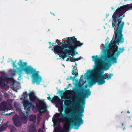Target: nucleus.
Returning a JSON list of instances; mask_svg holds the SVG:
<instances>
[{
	"instance_id": "nucleus-10",
	"label": "nucleus",
	"mask_w": 132,
	"mask_h": 132,
	"mask_svg": "<svg viewBox=\"0 0 132 132\" xmlns=\"http://www.w3.org/2000/svg\"><path fill=\"white\" fill-rule=\"evenodd\" d=\"M23 94L24 98H23V101H22L21 103L23 104L25 110L27 111L26 112L27 115H28L29 114L28 111L30 110V107L31 104L29 101L26 100V97L28 95L27 92H26L23 93Z\"/></svg>"
},
{
	"instance_id": "nucleus-38",
	"label": "nucleus",
	"mask_w": 132,
	"mask_h": 132,
	"mask_svg": "<svg viewBox=\"0 0 132 132\" xmlns=\"http://www.w3.org/2000/svg\"><path fill=\"white\" fill-rule=\"evenodd\" d=\"M71 92L72 91L70 90H67L65 91L66 93L67 94H69V93H71Z\"/></svg>"
},
{
	"instance_id": "nucleus-63",
	"label": "nucleus",
	"mask_w": 132,
	"mask_h": 132,
	"mask_svg": "<svg viewBox=\"0 0 132 132\" xmlns=\"http://www.w3.org/2000/svg\"><path fill=\"white\" fill-rule=\"evenodd\" d=\"M130 127H131L132 128V125L130 126Z\"/></svg>"
},
{
	"instance_id": "nucleus-7",
	"label": "nucleus",
	"mask_w": 132,
	"mask_h": 132,
	"mask_svg": "<svg viewBox=\"0 0 132 132\" xmlns=\"http://www.w3.org/2000/svg\"><path fill=\"white\" fill-rule=\"evenodd\" d=\"M122 32L116 30L115 32L114 42L111 43L109 45V48L111 50L114 49V48L117 45H118L119 43H122L124 42V38Z\"/></svg>"
},
{
	"instance_id": "nucleus-35",
	"label": "nucleus",
	"mask_w": 132,
	"mask_h": 132,
	"mask_svg": "<svg viewBox=\"0 0 132 132\" xmlns=\"http://www.w3.org/2000/svg\"><path fill=\"white\" fill-rule=\"evenodd\" d=\"M59 103L60 104V105H62L63 104V101L61 100H60H60L58 101Z\"/></svg>"
},
{
	"instance_id": "nucleus-55",
	"label": "nucleus",
	"mask_w": 132,
	"mask_h": 132,
	"mask_svg": "<svg viewBox=\"0 0 132 132\" xmlns=\"http://www.w3.org/2000/svg\"><path fill=\"white\" fill-rule=\"evenodd\" d=\"M80 94L79 93H78L77 94V96L78 97H79Z\"/></svg>"
},
{
	"instance_id": "nucleus-6",
	"label": "nucleus",
	"mask_w": 132,
	"mask_h": 132,
	"mask_svg": "<svg viewBox=\"0 0 132 132\" xmlns=\"http://www.w3.org/2000/svg\"><path fill=\"white\" fill-rule=\"evenodd\" d=\"M61 114L62 115V118H60L59 119V122H65L63 125V128L62 129L60 128H57V129L58 130V132H68L70 130V128H72L73 126L71 123L70 124L69 123L68 121V118L66 116V115L63 114L62 113Z\"/></svg>"
},
{
	"instance_id": "nucleus-5",
	"label": "nucleus",
	"mask_w": 132,
	"mask_h": 132,
	"mask_svg": "<svg viewBox=\"0 0 132 132\" xmlns=\"http://www.w3.org/2000/svg\"><path fill=\"white\" fill-rule=\"evenodd\" d=\"M125 50L124 47L120 48L117 53L115 54V56H113V55L111 54L110 51L105 50V54L103 58L104 61H102L103 65L107 66L110 60L113 63H116L118 56L121 53L123 52Z\"/></svg>"
},
{
	"instance_id": "nucleus-27",
	"label": "nucleus",
	"mask_w": 132,
	"mask_h": 132,
	"mask_svg": "<svg viewBox=\"0 0 132 132\" xmlns=\"http://www.w3.org/2000/svg\"><path fill=\"white\" fill-rule=\"evenodd\" d=\"M18 68V74L19 75V76L18 77V78L17 79V80H21V78L22 76V75H21L22 74V73H21V74H19V68Z\"/></svg>"
},
{
	"instance_id": "nucleus-57",
	"label": "nucleus",
	"mask_w": 132,
	"mask_h": 132,
	"mask_svg": "<svg viewBox=\"0 0 132 132\" xmlns=\"http://www.w3.org/2000/svg\"><path fill=\"white\" fill-rule=\"evenodd\" d=\"M41 130V129L39 128L38 130V132H40Z\"/></svg>"
},
{
	"instance_id": "nucleus-41",
	"label": "nucleus",
	"mask_w": 132,
	"mask_h": 132,
	"mask_svg": "<svg viewBox=\"0 0 132 132\" xmlns=\"http://www.w3.org/2000/svg\"><path fill=\"white\" fill-rule=\"evenodd\" d=\"M55 42H56V43H58V45L59 44H61L62 43H61L60 41H59V40L58 39H56V41H55Z\"/></svg>"
},
{
	"instance_id": "nucleus-60",
	"label": "nucleus",
	"mask_w": 132,
	"mask_h": 132,
	"mask_svg": "<svg viewBox=\"0 0 132 132\" xmlns=\"http://www.w3.org/2000/svg\"><path fill=\"white\" fill-rule=\"evenodd\" d=\"M68 87L67 88H65V89H64V90H66L68 88Z\"/></svg>"
},
{
	"instance_id": "nucleus-47",
	"label": "nucleus",
	"mask_w": 132,
	"mask_h": 132,
	"mask_svg": "<svg viewBox=\"0 0 132 132\" xmlns=\"http://www.w3.org/2000/svg\"><path fill=\"white\" fill-rule=\"evenodd\" d=\"M11 114V113H6L5 114L6 115H9L10 116Z\"/></svg>"
},
{
	"instance_id": "nucleus-52",
	"label": "nucleus",
	"mask_w": 132,
	"mask_h": 132,
	"mask_svg": "<svg viewBox=\"0 0 132 132\" xmlns=\"http://www.w3.org/2000/svg\"><path fill=\"white\" fill-rule=\"evenodd\" d=\"M50 13L51 14H53L54 16H55V14L54 13H53L51 12Z\"/></svg>"
},
{
	"instance_id": "nucleus-14",
	"label": "nucleus",
	"mask_w": 132,
	"mask_h": 132,
	"mask_svg": "<svg viewBox=\"0 0 132 132\" xmlns=\"http://www.w3.org/2000/svg\"><path fill=\"white\" fill-rule=\"evenodd\" d=\"M7 105L10 106H11V104L10 103H9L8 102L6 104L4 101L2 102L0 104V110L4 111H7L10 109H9Z\"/></svg>"
},
{
	"instance_id": "nucleus-37",
	"label": "nucleus",
	"mask_w": 132,
	"mask_h": 132,
	"mask_svg": "<svg viewBox=\"0 0 132 132\" xmlns=\"http://www.w3.org/2000/svg\"><path fill=\"white\" fill-rule=\"evenodd\" d=\"M73 57H70L69 61H71V62H74L75 61H74V60H73Z\"/></svg>"
},
{
	"instance_id": "nucleus-61",
	"label": "nucleus",
	"mask_w": 132,
	"mask_h": 132,
	"mask_svg": "<svg viewBox=\"0 0 132 132\" xmlns=\"http://www.w3.org/2000/svg\"><path fill=\"white\" fill-rule=\"evenodd\" d=\"M121 125H123V123H122V124H121Z\"/></svg>"
},
{
	"instance_id": "nucleus-29",
	"label": "nucleus",
	"mask_w": 132,
	"mask_h": 132,
	"mask_svg": "<svg viewBox=\"0 0 132 132\" xmlns=\"http://www.w3.org/2000/svg\"><path fill=\"white\" fill-rule=\"evenodd\" d=\"M16 62V61L15 60L14 62L12 63L13 67V68H17V66L15 64V63Z\"/></svg>"
},
{
	"instance_id": "nucleus-44",
	"label": "nucleus",
	"mask_w": 132,
	"mask_h": 132,
	"mask_svg": "<svg viewBox=\"0 0 132 132\" xmlns=\"http://www.w3.org/2000/svg\"><path fill=\"white\" fill-rule=\"evenodd\" d=\"M2 95H1V94L0 93V101H1L2 100Z\"/></svg>"
},
{
	"instance_id": "nucleus-48",
	"label": "nucleus",
	"mask_w": 132,
	"mask_h": 132,
	"mask_svg": "<svg viewBox=\"0 0 132 132\" xmlns=\"http://www.w3.org/2000/svg\"><path fill=\"white\" fill-rule=\"evenodd\" d=\"M11 73L12 75L13 76L15 75V73H14L11 72Z\"/></svg>"
},
{
	"instance_id": "nucleus-9",
	"label": "nucleus",
	"mask_w": 132,
	"mask_h": 132,
	"mask_svg": "<svg viewBox=\"0 0 132 132\" xmlns=\"http://www.w3.org/2000/svg\"><path fill=\"white\" fill-rule=\"evenodd\" d=\"M13 80L12 78H9L6 76L0 77V87L3 89L7 90L9 88L7 85L8 82Z\"/></svg>"
},
{
	"instance_id": "nucleus-51",
	"label": "nucleus",
	"mask_w": 132,
	"mask_h": 132,
	"mask_svg": "<svg viewBox=\"0 0 132 132\" xmlns=\"http://www.w3.org/2000/svg\"><path fill=\"white\" fill-rule=\"evenodd\" d=\"M101 46L102 47H105V45L103 44H102V45Z\"/></svg>"
},
{
	"instance_id": "nucleus-17",
	"label": "nucleus",
	"mask_w": 132,
	"mask_h": 132,
	"mask_svg": "<svg viewBox=\"0 0 132 132\" xmlns=\"http://www.w3.org/2000/svg\"><path fill=\"white\" fill-rule=\"evenodd\" d=\"M27 94V96L29 95V99L30 101L32 102H35L36 99V97L35 95V93L33 92L30 93L29 94ZM26 97V98L27 97Z\"/></svg>"
},
{
	"instance_id": "nucleus-43",
	"label": "nucleus",
	"mask_w": 132,
	"mask_h": 132,
	"mask_svg": "<svg viewBox=\"0 0 132 132\" xmlns=\"http://www.w3.org/2000/svg\"><path fill=\"white\" fill-rule=\"evenodd\" d=\"M59 111L61 113V114L62 115V114H61L62 113V112H63V110L62 109H59Z\"/></svg>"
},
{
	"instance_id": "nucleus-56",
	"label": "nucleus",
	"mask_w": 132,
	"mask_h": 132,
	"mask_svg": "<svg viewBox=\"0 0 132 132\" xmlns=\"http://www.w3.org/2000/svg\"><path fill=\"white\" fill-rule=\"evenodd\" d=\"M2 128H3V129H4V130H5V128H4V127H3L2 128V126H1V129Z\"/></svg>"
},
{
	"instance_id": "nucleus-13",
	"label": "nucleus",
	"mask_w": 132,
	"mask_h": 132,
	"mask_svg": "<svg viewBox=\"0 0 132 132\" xmlns=\"http://www.w3.org/2000/svg\"><path fill=\"white\" fill-rule=\"evenodd\" d=\"M14 125L16 127H20L22 125L21 122L18 115L16 114L13 117Z\"/></svg>"
},
{
	"instance_id": "nucleus-30",
	"label": "nucleus",
	"mask_w": 132,
	"mask_h": 132,
	"mask_svg": "<svg viewBox=\"0 0 132 132\" xmlns=\"http://www.w3.org/2000/svg\"><path fill=\"white\" fill-rule=\"evenodd\" d=\"M102 73H101V77H103L104 78H106L108 77V75L107 74H106V73L104 74H103V75H102L101 74Z\"/></svg>"
},
{
	"instance_id": "nucleus-15",
	"label": "nucleus",
	"mask_w": 132,
	"mask_h": 132,
	"mask_svg": "<svg viewBox=\"0 0 132 132\" xmlns=\"http://www.w3.org/2000/svg\"><path fill=\"white\" fill-rule=\"evenodd\" d=\"M72 74L73 75H75L73 77L72 76L70 77L69 78L67 79H71L73 80H74L75 77H77L78 74V70L77 68L74 67L73 68V70L72 71Z\"/></svg>"
},
{
	"instance_id": "nucleus-16",
	"label": "nucleus",
	"mask_w": 132,
	"mask_h": 132,
	"mask_svg": "<svg viewBox=\"0 0 132 132\" xmlns=\"http://www.w3.org/2000/svg\"><path fill=\"white\" fill-rule=\"evenodd\" d=\"M69 50L66 49L65 50L66 51L67 53H69V55H70L72 56L73 57L75 54V51L76 50L77 48L71 47V48H70L69 47L67 48Z\"/></svg>"
},
{
	"instance_id": "nucleus-62",
	"label": "nucleus",
	"mask_w": 132,
	"mask_h": 132,
	"mask_svg": "<svg viewBox=\"0 0 132 132\" xmlns=\"http://www.w3.org/2000/svg\"><path fill=\"white\" fill-rule=\"evenodd\" d=\"M23 98H20V100H21Z\"/></svg>"
},
{
	"instance_id": "nucleus-39",
	"label": "nucleus",
	"mask_w": 132,
	"mask_h": 132,
	"mask_svg": "<svg viewBox=\"0 0 132 132\" xmlns=\"http://www.w3.org/2000/svg\"><path fill=\"white\" fill-rule=\"evenodd\" d=\"M47 98L49 100L51 101H52V98L50 96H48L47 97Z\"/></svg>"
},
{
	"instance_id": "nucleus-36",
	"label": "nucleus",
	"mask_w": 132,
	"mask_h": 132,
	"mask_svg": "<svg viewBox=\"0 0 132 132\" xmlns=\"http://www.w3.org/2000/svg\"><path fill=\"white\" fill-rule=\"evenodd\" d=\"M7 125L6 124H4L2 126V128L3 127L4 128L6 129L7 127Z\"/></svg>"
},
{
	"instance_id": "nucleus-54",
	"label": "nucleus",
	"mask_w": 132,
	"mask_h": 132,
	"mask_svg": "<svg viewBox=\"0 0 132 132\" xmlns=\"http://www.w3.org/2000/svg\"><path fill=\"white\" fill-rule=\"evenodd\" d=\"M109 15V14H106V18H107L108 16Z\"/></svg>"
},
{
	"instance_id": "nucleus-46",
	"label": "nucleus",
	"mask_w": 132,
	"mask_h": 132,
	"mask_svg": "<svg viewBox=\"0 0 132 132\" xmlns=\"http://www.w3.org/2000/svg\"><path fill=\"white\" fill-rule=\"evenodd\" d=\"M56 42H55V43H52L51 45H52V46H54V45L55 44H56Z\"/></svg>"
},
{
	"instance_id": "nucleus-49",
	"label": "nucleus",
	"mask_w": 132,
	"mask_h": 132,
	"mask_svg": "<svg viewBox=\"0 0 132 132\" xmlns=\"http://www.w3.org/2000/svg\"><path fill=\"white\" fill-rule=\"evenodd\" d=\"M63 91H62V90H60L59 91V93H61V94H62V93H63Z\"/></svg>"
},
{
	"instance_id": "nucleus-18",
	"label": "nucleus",
	"mask_w": 132,
	"mask_h": 132,
	"mask_svg": "<svg viewBox=\"0 0 132 132\" xmlns=\"http://www.w3.org/2000/svg\"><path fill=\"white\" fill-rule=\"evenodd\" d=\"M90 94L91 92L89 89H88L85 91L84 96L85 97L87 98Z\"/></svg>"
},
{
	"instance_id": "nucleus-34",
	"label": "nucleus",
	"mask_w": 132,
	"mask_h": 132,
	"mask_svg": "<svg viewBox=\"0 0 132 132\" xmlns=\"http://www.w3.org/2000/svg\"><path fill=\"white\" fill-rule=\"evenodd\" d=\"M53 122L55 123H57L58 122V119H53Z\"/></svg>"
},
{
	"instance_id": "nucleus-21",
	"label": "nucleus",
	"mask_w": 132,
	"mask_h": 132,
	"mask_svg": "<svg viewBox=\"0 0 132 132\" xmlns=\"http://www.w3.org/2000/svg\"><path fill=\"white\" fill-rule=\"evenodd\" d=\"M96 82L97 83V76L95 78L93 79L90 82V84L91 85H93L95 84Z\"/></svg>"
},
{
	"instance_id": "nucleus-8",
	"label": "nucleus",
	"mask_w": 132,
	"mask_h": 132,
	"mask_svg": "<svg viewBox=\"0 0 132 132\" xmlns=\"http://www.w3.org/2000/svg\"><path fill=\"white\" fill-rule=\"evenodd\" d=\"M67 41V43L65 44L67 48H71L73 47L77 48L78 47H80L83 45V43H81L78 41L75 36L72 37H67L65 38Z\"/></svg>"
},
{
	"instance_id": "nucleus-23",
	"label": "nucleus",
	"mask_w": 132,
	"mask_h": 132,
	"mask_svg": "<svg viewBox=\"0 0 132 132\" xmlns=\"http://www.w3.org/2000/svg\"><path fill=\"white\" fill-rule=\"evenodd\" d=\"M115 47L116 48H114V49H112L111 50V51L114 53V56L113 55V56H115V54L116 53V52H117L118 51V46H116Z\"/></svg>"
},
{
	"instance_id": "nucleus-1",
	"label": "nucleus",
	"mask_w": 132,
	"mask_h": 132,
	"mask_svg": "<svg viewBox=\"0 0 132 132\" xmlns=\"http://www.w3.org/2000/svg\"><path fill=\"white\" fill-rule=\"evenodd\" d=\"M79 98H76L75 101L73 103L72 105L75 107L76 106L78 107L79 109L78 110H73L70 114L66 113L65 114L68 118L69 121L73 126L76 127V129H78V127L83 123L84 121L82 117L83 116L82 113L84 112L85 103V101H83L81 102L82 105L79 104Z\"/></svg>"
},
{
	"instance_id": "nucleus-24",
	"label": "nucleus",
	"mask_w": 132,
	"mask_h": 132,
	"mask_svg": "<svg viewBox=\"0 0 132 132\" xmlns=\"http://www.w3.org/2000/svg\"><path fill=\"white\" fill-rule=\"evenodd\" d=\"M10 127L11 129V132H15L16 128L13 126L11 125Z\"/></svg>"
},
{
	"instance_id": "nucleus-40",
	"label": "nucleus",
	"mask_w": 132,
	"mask_h": 132,
	"mask_svg": "<svg viewBox=\"0 0 132 132\" xmlns=\"http://www.w3.org/2000/svg\"><path fill=\"white\" fill-rule=\"evenodd\" d=\"M59 55V56L60 57H61L62 58V59L63 60H64L65 57L63 55Z\"/></svg>"
},
{
	"instance_id": "nucleus-4",
	"label": "nucleus",
	"mask_w": 132,
	"mask_h": 132,
	"mask_svg": "<svg viewBox=\"0 0 132 132\" xmlns=\"http://www.w3.org/2000/svg\"><path fill=\"white\" fill-rule=\"evenodd\" d=\"M92 57L93 59V61L95 62L96 68L95 69V71H91L90 70H89V73H93L96 74V76L97 77L98 84L99 85H102L105 82V79H106L108 80L111 79L112 77L113 76V74L112 73H110L109 75V76L106 78H104L103 77H101V73H102L103 72L101 71V65L100 63L101 62L103 65L105 66L102 63V61H103L100 58L98 57L97 55H96L95 56H93ZM106 66H105V67Z\"/></svg>"
},
{
	"instance_id": "nucleus-12",
	"label": "nucleus",
	"mask_w": 132,
	"mask_h": 132,
	"mask_svg": "<svg viewBox=\"0 0 132 132\" xmlns=\"http://www.w3.org/2000/svg\"><path fill=\"white\" fill-rule=\"evenodd\" d=\"M67 48V47L65 44L62 43L61 45L60 44L56 45L53 47L54 51L55 53L59 55L61 53H64V50Z\"/></svg>"
},
{
	"instance_id": "nucleus-28",
	"label": "nucleus",
	"mask_w": 132,
	"mask_h": 132,
	"mask_svg": "<svg viewBox=\"0 0 132 132\" xmlns=\"http://www.w3.org/2000/svg\"><path fill=\"white\" fill-rule=\"evenodd\" d=\"M64 99L65 100V105H66V104L67 103V102L69 101H68L67 100H66V99H68L69 100H71L72 99V98L71 97H67L66 98H64Z\"/></svg>"
},
{
	"instance_id": "nucleus-26",
	"label": "nucleus",
	"mask_w": 132,
	"mask_h": 132,
	"mask_svg": "<svg viewBox=\"0 0 132 132\" xmlns=\"http://www.w3.org/2000/svg\"><path fill=\"white\" fill-rule=\"evenodd\" d=\"M67 49L66 48H65V49L64 50V53H61V54H64L63 55L64 56V57H67L68 56V55H69V53H67V52L65 50Z\"/></svg>"
},
{
	"instance_id": "nucleus-32",
	"label": "nucleus",
	"mask_w": 132,
	"mask_h": 132,
	"mask_svg": "<svg viewBox=\"0 0 132 132\" xmlns=\"http://www.w3.org/2000/svg\"><path fill=\"white\" fill-rule=\"evenodd\" d=\"M60 113H56V114H55V115H54V116L55 118L58 117L60 116Z\"/></svg>"
},
{
	"instance_id": "nucleus-53",
	"label": "nucleus",
	"mask_w": 132,
	"mask_h": 132,
	"mask_svg": "<svg viewBox=\"0 0 132 132\" xmlns=\"http://www.w3.org/2000/svg\"><path fill=\"white\" fill-rule=\"evenodd\" d=\"M62 43H65L66 42L65 41V40H62ZM65 44V43H64Z\"/></svg>"
},
{
	"instance_id": "nucleus-59",
	"label": "nucleus",
	"mask_w": 132,
	"mask_h": 132,
	"mask_svg": "<svg viewBox=\"0 0 132 132\" xmlns=\"http://www.w3.org/2000/svg\"><path fill=\"white\" fill-rule=\"evenodd\" d=\"M127 113H129L130 112L129 111H127Z\"/></svg>"
},
{
	"instance_id": "nucleus-25",
	"label": "nucleus",
	"mask_w": 132,
	"mask_h": 132,
	"mask_svg": "<svg viewBox=\"0 0 132 132\" xmlns=\"http://www.w3.org/2000/svg\"><path fill=\"white\" fill-rule=\"evenodd\" d=\"M60 100V98L59 97L57 96H54L52 98V101L55 102H58Z\"/></svg>"
},
{
	"instance_id": "nucleus-31",
	"label": "nucleus",
	"mask_w": 132,
	"mask_h": 132,
	"mask_svg": "<svg viewBox=\"0 0 132 132\" xmlns=\"http://www.w3.org/2000/svg\"><path fill=\"white\" fill-rule=\"evenodd\" d=\"M14 108H16L17 107H18V104H17L16 102V101L14 103Z\"/></svg>"
},
{
	"instance_id": "nucleus-11",
	"label": "nucleus",
	"mask_w": 132,
	"mask_h": 132,
	"mask_svg": "<svg viewBox=\"0 0 132 132\" xmlns=\"http://www.w3.org/2000/svg\"><path fill=\"white\" fill-rule=\"evenodd\" d=\"M38 103H36V105L38 110L39 113L41 114L46 112V106L43 101L38 100Z\"/></svg>"
},
{
	"instance_id": "nucleus-3",
	"label": "nucleus",
	"mask_w": 132,
	"mask_h": 132,
	"mask_svg": "<svg viewBox=\"0 0 132 132\" xmlns=\"http://www.w3.org/2000/svg\"><path fill=\"white\" fill-rule=\"evenodd\" d=\"M18 64L19 65L20 69H19V74L22 73L24 71L27 75L32 74L33 82L34 83H36L37 84H40L42 80V77L38 74L39 71H37L35 69L32 67L31 66L27 65L26 62H22V60H20L18 62Z\"/></svg>"
},
{
	"instance_id": "nucleus-22",
	"label": "nucleus",
	"mask_w": 132,
	"mask_h": 132,
	"mask_svg": "<svg viewBox=\"0 0 132 132\" xmlns=\"http://www.w3.org/2000/svg\"><path fill=\"white\" fill-rule=\"evenodd\" d=\"M36 127L34 126H31L30 128L29 132H36Z\"/></svg>"
},
{
	"instance_id": "nucleus-2",
	"label": "nucleus",
	"mask_w": 132,
	"mask_h": 132,
	"mask_svg": "<svg viewBox=\"0 0 132 132\" xmlns=\"http://www.w3.org/2000/svg\"><path fill=\"white\" fill-rule=\"evenodd\" d=\"M132 9V5L128 6V4L121 6L118 8L112 16V27L115 28L116 23L118 22L117 25L118 26L116 30L122 32V30L125 24L124 22L122 21V19L125 17L123 14L129 9Z\"/></svg>"
},
{
	"instance_id": "nucleus-42",
	"label": "nucleus",
	"mask_w": 132,
	"mask_h": 132,
	"mask_svg": "<svg viewBox=\"0 0 132 132\" xmlns=\"http://www.w3.org/2000/svg\"><path fill=\"white\" fill-rule=\"evenodd\" d=\"M48 43L50 45V46L48 48L49 49L52 48V46L51 45V42H49Z\"/></svg>"
},
{
	"instance_id": "nucleus-19",
	"label": "nucleus",
	"mask_w": 132,
	"mask_h": 132,
	"mask_svg": "<svg viewBox=\"0 0 132 132\" xmlns=\"http://www.w3.org/2000/svg\"><path fill=\"white\" fill-rule=\"evenodd\" d=\"M36 116L35 115H31L29 116V120L30 121L35 122H36Z\"/></svg>"
},
{
	"instance_id": "nucleus-58",
	"label": "nucleus",
	"mask_w": 132,
	"mask_h": 132,
	"mask_svg": "<svg viewBox=\"0 0 132 132\" xmlns=\"http://www.w3.org/2000/svg\"><path fill=\"white\" fill-rule=\"evenodd\" d=\"M69 58H68L67 60H66V61H68L69 60Z\"/></svg>"
},
{
	"instance_id": "nucleus-50",
	"label": "nucleus",
	"mask_w": 132,
	"mask_h": 132,
	"mask_svg": "<svg viewBox=\"0 0 132 132\" xmlns=\"http://www.w3.org/2000/svg\"><path fill=\"white\" fill-rule=\"evenodd\" d=\"M4 130L3 128H2L1 129V127L0 128V132H1L3 130Z\"/></svg>"
},
{
	"instance_id": "nucleus-45",
	"label": "nucleus",
	"mask_w": 132,
	"mask_h": 132,
	"mask_svg": "<svg viewBox=\"0 0 132 132\" xmlns=\"http://www.w3.org/2000/svg\"><path fill=\"white\" fill-rule=\"evenodd\" d=\"M13 72H18V71H17V70L16 69H14L13 71Z\"/></svg>"
},
{
	"instance_id": "nucleus-20",
	"label": "nucleus",
	"mask_w": 132,
	"mask_h": 132,
	"mask_svg": "<svg viewBox=\"0 0 132 132\" xmlns=\"http://www.w3.org/2000/svg\"><path fill=\"white\" fill-rule=\"evenodd\" d=\"M21 120L23 123H26L27 122V118L24 115L21 118Z\"/></svg>"
},
{
	"instance_id": "nucleus-33",
	"label": "nucleus",
	"mask_w": 132,
	"mask_h": 132,
	"mask_svg": "<svg viewBox=\"0 0 132 132\" xmlns=\"http://www.w3.org/2000/svg\"><path fill=\"white\" fill-rule=\"evenodd\" d=\"M81 57H80L79 58H73V59L74 60V61H77L79 60H80L81 59Z\"/></svg>"
},
{
	"instance_id": "nucleus-64",
	"label": "nucleus",
	"mask_w": 132,
	"mask_h": 132,
	"mask_svg": "<svg viewBox=\"0 0 132 132\" xmlns=\"http://www.w3.org/2000/svg\"><path fill=\"white\" fill-rule=\"evenodd\" d=\"M111 8H112V10H113V8L112 7H111Z\"/></svg>"
}]
</instances>
